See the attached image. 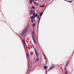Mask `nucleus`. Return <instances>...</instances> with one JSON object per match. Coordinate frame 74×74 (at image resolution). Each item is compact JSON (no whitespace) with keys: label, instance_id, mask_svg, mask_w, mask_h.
Returning a JSON list of instances; mask_svg holds the SVG:
<instances>
[{"label":"nucleus","instance_id":"obj_25","mask_svg":"<svg viewBox=\"0 0 74 74\" xmlns=\"http://www.w3.org/2000/svg\"><path fill=\"white\" fill-rule=\"evenodd\" d=\"M27 55H28V57H30V56H29V53L27 54Z\"/></svg>","mask_w":74,"mask_h":74},{"label":"nucleus","instance_id":"obj_5","mask_svg":"<svg viewBox=\"0 0 74 74\" xmlns=\"http://www.w3.org/2000/svg\"><path fill=\"white\" fill-rule=\"evenodd\" d=\"M38 19H39V20H38L39 22H38V26H37L38 29V25H39V22H40V19L41 18H40V17Z\"/></svg>","mask_w":74,"mask_h":74},{"label":"nucleus","instance_id":"obj_39","mask_svg":"<svg viewBox=\"0 0 74 74\" xmlns=\"http://www.w3.org/2000/svg\"><path fill=\"white\" fill-rule=\"evenodd\" d=\"M73 53H74V52H73Z\"/></svg>","mask_w":74,"mask_h":74},{"label":"nucleus","instance_id":"obj_23","mask_svg":"<svg viewBox=\"0 0 74 74\" xmlns=\"http://www.w3.org/2000/svg\"><path fill=\"white\" fill-rule=\"evenodd\" d=\"M34 22V21L33 20H31V22Z\"/></svg>","mask_w":74,"mask_h":74},{"label":"nucleus","instance_id":"obj_31","mask_svg":"<svg viewBox=\"0 0 74 74\" xmlns=\"http://www.w3.org/2000/svg\"><path fill=\"white\" fill-rule=\"evenodd\" d=\"M18 36H19V37H20V38H21V36H19V35H18Z\"/></svg>","mask_w":74,"mask_h":74},{"label":"nucleus","instance_id":"obj_12","mask_svg":"<svg viewBox=\"0 0 74 74\" xmlns=\"http://www.w3.org/2000/svg\"><path fill=\"white\" fill-rule=\"evenodd\" d=\"M53 66L51 67L50 68L49 70H48V71H49V70H51V69H53Z\"/></svg>","mask_w":74,"mask_h":74},{"label":"nucleus","instance_id":"obj_35","mask_svg":"<svg viewBox=\"0 0 74 74\" xmlns=\"http://www.w3.org/2000/svg\"><path fill=\"white\" fill-rule=\"evenodd\" d=\"M45 60H46V58H45Z\"/></svg>","mask_w":74,"mask_h":74},{"label":"nucleus","instance_id":"obj_1","mask_svg":"<svg viewBox=\"0 0 74 74\" xmlns=\"http://www.w3.org/2000/svg\"><path fill=\"white\" fill-rule=\"evenodd\" d=\"M27 32V28H26L21 33V35H23V34H25Z\"/></svg>","mask_w":74,"mask_h":74},{"label":"nucleus","instance_id":"obj_9","mask_svg":"<svg viewBox=\"0 0 74 74\" xmlns=\"http://www.w3.org/2000/svg\"><path fill=\"white\" fill-rule=\"evenodd\" d=\"M32 66H33V65L32 63H30V64L29 65V67H32Z\"/></svg>","mask_w":74,"mask_h":74},{"label":"nucleus","instance_id":"obj_6","mask_svg":"<svg viewBox=\"0 0 74 74\" xmlns=\"http://www.w3.org/2000/svg\"><path fill=\"white\" fill-rule=\"evenodd\" d=\"M38 60H39V58L38 57L35 60V61L36 62H38Z\"/></svg>","mask_w":74,"mask_h":74},{"label":"nucleus","instance_id":"obj_36","mask_svg":"<svg viewBox=\"0 0 74 74\" xmlns=\"http://www.w3.org/2000/svg\"><path fill=\"white\" fill-rule=\"evenodd\" d=\"M64 0V1H67V0Z\"/></svg>","mask_w":74,"mask_h":74},{"label":"nucleus","instance_id":"obj_32","mask_svg":"<svg viewBox=\"0 0 74 74\" xmlns=\"http://www.w3.org/2000/svg\"><path fill=\"white\" fill-rule=\"evenodd\" d=\"M28 69H29V65H28Z\"/></svg>","mask_w":74,"mask_h":74},{"label":"nucleus","instance_id":"obj_34","mask_svg":"<svg viewBox=\"0 0 74 74\" xmlns=\"http://www.w3.org/2000/svg\"><path fill=\"white\" fill-rule=\"evenodd\" d=\"M41 16H40V17H39V18H40V19H41Z\"/></svg>","mask_w":74,"mask_h":74},{"label":"nucleus","instance_id":"obj_10","mask_svg":"<svg viewBox=\"0 0 74 74\" xmlns=\"http://www.w3.org/2000/svg\"><path fill=\"white\" fill-rule=\"evenodd\" d=\"M29 14L31 15H32V14H33V11H32V10H30L29 12Z\"/></svg>","mask_w":74,"mask_h":74},{"label":"nucleus","instance_id":"obj_37","mask_svg":"<svg viewBox=\"0 0 74 74\" xmlns=\"http://www.w3.org/2000/svg\"><path fill=\"white\" fill-rule=\"evenodd\" d=\"M27 50H28V49H27Z\"/></svg>","mask_w":74,"mask_h":74},{"label":"nucleus","instance_id":"obj_30","mask_svg":"<svg viewBox=\"0 0 74 74\" xmlns=\"http://www.w3.org/2000/svg\"><path fill=\"white\" fill-rule=\"evenodd\" d=\"M67 64H66V65L65 66V67H67Z\"/></svg>","mask_w":74,"mask_h":74},{"label":"nucleus","instance_id":"obj_26","mask_svg":"<svg viewBox=\"0 0 74 74\" xmlns=\"http://www.w3.org/2000/svg\"><path fill=\"white\" fill-rule=\"evenodd\" d=\"M66 66L64 67V70L66 69Z\"/></svg>","mask_w":74,"mask_h":74},{"label":"nucleus","instance_id":"obj_27","mask_svg":"<svg viewBox=\"0 0 74 74\" xmlns=\"http://www.w3.org/2000/svg\"><path fill=\"white\" fill-rule=\"evenodd\" d=\"M37 11V13H38V14H40V12H38V11Z\"/></svg>","mask_w":74,"mask_h":74},{"label":"nucleus","instance_id":"obj_13","mask_svg":"<svg viewBox=\"0 0 74 74\" xmlns=\"http://www.w3.org/2000/svg\"><path fill=\"white\" fill-rule=\"evenodd\" d=\"M32 1H33V0H30L29 1V3H30V4H32Z\"/></svg>","mask_w":74,"mask_h":74},{"label":"nucleus","instance_id":"obj_19","mask_svg":"<svg viewBox=\"0 0 74 74\" xmlns=\"http://www.w3.org/2000/svg\"><path fill=\"white\" fill-rule=\"evenodd\" d=\"M32 9H35V7H34V6H32Z\"/></svg>","mask_w":74,"mask_h":74},{"label":"nucleus","instance_id":"obj_4","mask_svg":"<svg viewBox=\"0 0 74 74\" xmlns=\"http://www.w3.org/2000/svg\"><path fill=\"white\" fill-rule=\"evenodd\" d=\"M33 14L34 15V18L35 19V18L36 17H35V11H34V10H33Z\"/></svg>","mask_w":74,"mask_h":74},{"label":"nucleus","instance_id":"obj_18","mask_svg":"<svg viewBox=\"0 0 74 74\" xmlns=\"http://www.w3.org/2000/svg\"><path fill=\"white\" fill-rule=\"evenodd\" d=\"M68 1V2H69V3H71L72 2H73V1Z\"/></svg>","mask_w":74,"mask_h":74},{"label":"nucleus","instance_id":"obj_20","mask_svg":"<svg viewBox=\"0 0 74 74\" xmlns=\"http://www.w3.org/2000/svg\"><path fill=\"white\" fill-rule=\"evenodd\" d=\"M37 16H38V14H35L36 17H37Z\"/></svg>","mask_w":74,"mask_h":74},{"label":"nucleus","instance_id":"obj_21","mask_svg":"<svg viewBox=\"0 0 74 74\" xmlns=\"http://www.w3.org/2000/svg\"><path fill=\"white\" fill-rule=\"evenodd\" d=\"M40 18V15H38L37 17V19H39Z\"/></svg>","mask_w":74,"mask_h":74},{"label":"nucleus","instance_id":"obj_28","mask_svg":"<svg viewBox=\"0 0 74 74\" xmlns=\"http://www.w3.org/2000/svg\"><path fill=\"white\" fill-rule=\"evenodd\" d=\"M33 2H34V3H35L36 2L34 0H33Z\"/></svg>","mask_w":74,"mask_h":74},{"label":"nucleus","instance_id":"obj_33","mask_svg":"<svg viewBox=\"0 0 74 74\" xmlns=\"http://www.w3.org/2000/svg\"><path fill=\"white\" fill-rule=\"evenodd\" d=\"M35 1H37V0H35Z\"/></svg>","mask_w":74,"mask_h":74},{"label":"nucleus","instance_id":"obj_3","mask_svg":"<svg viewBox=\"0 0 74 74\" xmlns=\"http://www.w3.org/2000/svg\"><path fill=\"white\" fill-rule=\"evenodd\" d=\"M32 38L34 41V43H35L36 44V41L35 40V39H34V37L33 34H32Z\"/></svg>","mask_w":74,"mask_h":74},{"label":"nucleus","instance_id":"obj_17","mask_svg":"<svg viewBox=\"0 0 74 74\" xmlns=\"http://www.w3.org/2000/svg\"><path fill=\"white\" fill-rule=\"evenodd\" d=\"M35 5H37H37H38V3H37V2H36L35 3Z\"/></svg>","mask_w":74,"mask_h":74},{"label":"nucleus","instance_id":"obj_11","mask_svg":"<svg viewBox=\"0 0 74 74\" xmlns=\"http://www.w3.org/2000/svg\"><path fill=\"white\" fill-rule=\"evenodd\" d=\"M45 6V5H44V4H43V5H40V6H39V7H42V8H43V7H44Z\"/></svg>","mask_w":74,"mask_h":74},{"label":"nucleus","instance_id":"obj_14","mask_svg":"<svg viewBox=\"0 0 74 74\" xmlns=\"http://www.w3.org/2000/svg\"><path fill=\"white\" fill-rule=\"evenodd\" d=\"M44 69L46 70V69H47V66H45L44 67Z\"/></svg>","mask_w":74,"mask_h":74},{"label":"nucleus","instance_id":"obj_38","mask_svg":"<svg viewBox=\"0 0 74 74\" xmlns=\"http://www.w3.org/2000/svg\"><path fill=\"white\" fill-rule=\"evenodd\" d=\"M35 58H34V60H35Z\"/></svg>","mask_w":74,"mask_h":74},{"label":"nucleus","instance_id":"obj_40","mask_svg":"<svg viewBox=\"0 0 74 74\" xmlns=\"http://www.w3.org/2000/svg\"><path fill=\"white\" fill-rule=\"evenodd\" d=\"M58 67H59V66H58Z\"/></svg>","mask_w":74,"mask_h":74},{"label":"nucleus","instance_id":"obj_16","mask_svg":"<svg viewBox=\"0 0 74 74\" xmlns=\"http://www.w3.org/2000/svg\"><path fill=\"white\" fill-rule=\"evenodd\" d=\"M33 16H31V19H33Z\"/></svg>","mask_w":74,"mask_h":74},{"label":"nucleus","instance_id":"obj_15","mask_svg":"<svg viewBox=\"0 0 74 74\" xmlns=\"http://www.w3.org/2000/svg\"><path fill=\"white\" fill-rule=\"evenodd\" d=\"M68 74V71H66L64 74Z\"/></svg>","mask_w":74,"mask_h":74},{"label":"nucleus","instance_id":"obj_24","mask_svg":"<svg viewBox=\"0 0 74 74\" xmlns=\"http://www.w3.org/2000/svg\"><path fill=\"white\" fill-rule=\"evenodd\" d=\"M32 33L33 34H34H34H35L34 33V31H33V32H32Z\"/></svg>","mask_w":74,"mask_h":74},{"label":"nucleus","instance_id":"obj_7","mask_svg":"<svg viewBox=\"0 0 74 74\" xmlns=\"http://www.w3.org/2000/svg\"><path fill=\"white\" fill-rule=\"evenodd\" d=\"M23 42L25 46V45H26V42H25V39L23 40Z\"/></svg>","mask_w":74,"mask_h":74},{"label":"nucleus","instance_id":"obj_29","mask_svg":"<svg viewBox=\"0 0 74 74\" xmlns=\"http://www.w3.org/2000/svg\"><path fill=\"white\" fill-rule=\"evenodd\" d=\"M68 63H69V61H67L66 64H68Z\"/></svg>","mask_w":74,"mask_h":74},{"label":"nucleus","instance_id":"obj_2","mask_svg":"<svg viewBox=\"0 0 74 74\" xmlns=\"http://www.w3.org/2000/svg\"><path fill=\"white\" fill-rule=\"evenodd\" d=\"M32 47H33V48L34 49L36 55L37 57H38V53H37V50H36V48H35V47H34V45L33 44H32Z\"/></svg>","mask_w":74,"mask_h":74},{"label":"nucleus","instance_id":"obj_8","mask_svg":"<svg viewBox=\"0 0 74 74\" xmlns=\"http://www.w3.org/2000/svg\"><path fill=\"white\" fill-rule=\"evenodd\" d=\"M43 12H42L40 14V16H41L42 15V14H43Z\"/></svg>","mask_w":74,"mask_h":74},{"label":"nucleus","instance_id":"obj_22","mask_svg":"<svg viewBox=\"0 0 74 74\" xmlns=\"http://www.w3.org/2000/svg\"><path fill=\"white\" fill-rule=\"evenodd\" d=\"M32 25L33 26H35V23H34Z\"/></svg>","mask_w":74,"mask_h":74},{"label":"nucleus","instance_id":"obj_41","mask_svg":"<svg viewBox=\"0 0 74 74\" xmlns=\"http://www.w3.org/2000/svg\"><path fill=\"white\" fill-rule=\"evenodd\" d=\"M62 70H63V69H62Z\"/></svg>","mask_w":74,"mask_h":74}]
</instances>
